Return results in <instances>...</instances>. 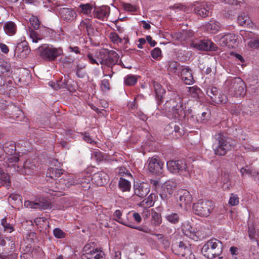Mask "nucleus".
<instances>
[{
  "label": "nucleus",
  "instance_id": "nucleus-59",
  "mask_svg": "<svg viewBox=\"0 0 259 259\" xmlns=\"http://www.w3.org/2000/svg\"><path fill=\"white\" fill-rule=\"evenodd\" d=\"M248 234L249 237L250 239H253L255 238L256 231L253 225L248 224Z\"/></svg>",
  "mask_w": 259,
  "mask_h": 259
},
{
  "label": "nucleus",
  "instance_id": "nucleus-6",
  "mask_svg": "<svg viewBox=\"0 0 259 259\" xmlns=\"http://www.w3.org/2000/svg\"><path fill=\"white\" fill-rule=\"evenodd\" d=\"M167 167L172 174H179L185 177L189 175V167L184 159L168 161L167 162Z\"/></svg>",
  "mask_w": 259,
  "mask_h": 259
},
{
  "label": "nucleus",
  "instance_id": "nucleus-36",
  "mask_svg": "<svg viewBox=\"0 0 259 259\" xmlns=\"http://www.w3.org/2000/svg\"><path fill=\"white\" fill-rule=\"evenodd\" d=\"M165 218L169 223L174 225L178 224L180 220L179 214L175 212L166 214Z\"/></svg>",
  "mask_w": 259,
  "mask_h": 259
},
{
  "label": "nucleus",
  "instance_id": "nucleus-52",
  "mask_svg": "<svg viewBox=\"0 0 259 259\" xmlns=\"http://www.w3.org/2000/svg\"><path fill=\"white\" fill-rule=\"evenodd\" d=\"M54 236L58 239H62L65 237L66 234L61 229L57 228L53 230Z\"/></svg>",
  "mask_w": 259,
  "mask_h": 259
},
{
  "label": "nucleus",
  "instance_id": "nucleus-18",
  "mask_svg": "<svg viewBox=\"0 0 259 259\" xmlns=\"http://www.w3.org/2000/svg\"><path fill=\"white\" fill-rule=\"evenodd\" d=\"M134 188L135 195L140 197H146L150 192V187L147 183H137L134 184Z\"/></svg>",
  "mask_w": 259,
  "mask_h": 259
},
{
  "label": "nucleus",
  "instance_id": "nucleus-49",
  "mask_svg": "<svg viewBox=\"0 0 259 259\" xmlns=\"http://www.w3.org/2000/svg\"><path fill=\"white\" fill-rule=\"evenodd\" d=\"M11 66H0V75L9 76L12 73Z\"/></svg>",
  "mask_w": 259,
  "mask_h": 259
},
{
  "label": "nucleus",
  "instance_id": "nucleus-53",
  "mask_svg": "<svg viewBox=\"0 0 259 259\" xmlns=\"http://www.w3.org/2000/svg\"><path fill=\"white\" fill-rule=\"evenodd\" d=\"M240 32L244 39L251 40L255 36V34L251 31L241 30Z\"/></svg>",
  "mask_w": 259,
  "mask_h": 259
},
{
  "label": "nucleus",
  "instance_id": "nucleus-2",
  "mask_svg": "<svg viewBox=\"0 0 259 259\" xmlns=\"http://www.w3.org/2000/svg\"><path fill=\"white\" fill-rule=\"evenodd\" d=\"M223 244L217 239L207 241L201 248L202 254L207 258L212 259L219 256L223 252Z\"/></svg>",
  "mask_w": 259,
  "mask_h": 259
},
{
  "label": "nucleus",
  "instance_id": "nucleus-55",
  "mask_svg": "<svg viewBox=\"0 0 259 259\" xmlns=\"http://www.w3.org/2000/svg\"><path fill=\"white\" fill-rule=\"evenodd\" d=\"M229 204L231 206H235L239 204V197L237 195L231 194L229 200Z\"/></svg>",
  "mask_w": 259,
  "mask_h": 259
},
{
  "label": "nucleus",
  "instance_id": "nucleus-34",
  "mask_svg": "<svg viewBox=\"0 0 259 259\" xmlns=\"http://www.w3.org/2000/svg\"><path fill=\"white\" fill-rule=\"evenodd\" d=\"M110 51L107 49H102L99 53L97 59L102 65H108L107 61L109 59Z\"/></svg>",
  "mask_w": 259,
  "mask_h": 259
},
{
  "label": "nucleus",
  "instance_id": "nucleus-58",
  "mask_svg": "<svg viewBox=\"0 0 259 259\" xmlns=\"http://www.w3.org/2000/svg\"><path fill=\"white\" fill-rule=\"evenodd\" d=\"M68 81H66L65 79H63L62 78L59 81L57 82V90L60 89H65Z\"/></svg>",
  "mask_w": 259,
  "mask_h": 259
},
{
  "label": "nucleus",
  "instance_id": "nucleus-37",
  "mask_svg": "<svg viewBox=\"0 0 259 259\" xmlns=\"http://www.w3.org/2000/svg\"><path fill=\"white\" fill-rule=\"evenodd\" d=\"M119 188L123 191H129L131 189L130 182L123 178H120L118 183Z\"/></svg>",
  "mask_w": 259,
  "mask_h": 259
},
{
  "label": "nucleus",
  "instance_id": "nucleus-45",
  "mask_svg": "<svg viewBox=\"0 0 259 259\" xmlns=\"http://www.w3.org/2000/svg\"><path fill=\"white\" fill-rule=\"evenodd\" d=\"M6 238L9 242L8 243L9 247L6 246V247H5V252L4 255L9 254L10 252H13L15 248V244L14 241L12 239V238L10 237Z\"/></svg>",
  "mask_w": 259,
  "mask_h": 259
},
{
  "label": "nucleus",
  "instance_id": "nucleus-54",
  "mask_svg": "<svg viewBox=\"0 0 259 259\" xmlns=\"http://www.w3.org/2000/svg\"><path fill=\"white\" fill-rule=\"evenodd\" d=\"M101 88L103 92H106L110 90V83L108 79H104L101 81Z\"/></svg>",
  "mask_w": 259,
  "mask_h": 259
},
{
  "label": "nucleus",
  "instance_id": "nucleus-50",
  "mask_svg": "<svg viewBox=\"0 0 259 259\" xmlns=\"http://www.w3.org/2000/svg\"><path fill=\"white\" fill-rule=\"evenodd\" d=\"M248 46L250 48L258 49L259 48V37L255 36L252 39L250 40L248 43Z\"/></svg>",
  "mask_w": 259,
  "mask_h": 259
},
{
  "label": "nucleus",
  "instance_id": "nucleus-62",
  "mask_svg": "<svg viewBox=\"0 0 259 259\" xmlns=\"http://www.w3.org/2000/svg\"><path fill=\"white\" fill-rule=\"evenodd\" d=\"M60 62L63 64H71L73 62V60L70 57L61 55L60 59Z\"/></svg>",
  "mask_w": 259,
  "mask_h": 259
},
{
  "label": "nucleus",
  "instance_id": "nucleus-61",
  "mask_svg": "<svg viewBox=\"0 0 259 259\" xmlns=\"http://www.w3.org/2000/svg\"><path fill=\"white\" fill-rule=\"evenodd\" d=\"M118 174L121 177L126 176V177H132L131 174L130 173L128 170H127L125 167H121L119 168Z\"/></svg>",
  "mask_w": 259,
  "mask_h": 259
},
{
  "label": "nucleus",
  "instance_id": "nucleus-19",
  "mask_svg": "<svg viewBox=\"0 0 259 259\" xmlns=\"http://www.w3.org/2000/svg\"><path fill=\"white\" fill-rule=\"evenodd\" d=\"M65 171L62 169L51 167L46 172L47 181L52 183L53 181H57L62 175H64Z\"/></svg>",
  "mask_w": 259,
  "mask_h": 259
},
{
  "label": "nucleus",
  "instance_id": "nucleus-16",
  "mask_svg": "<svg viewBox=\"0 0 259 259\" xmlns=\"http://www.w3.org/2000/svg\"><path fill=\"white\" fill-rule=\"evenodd\" d=\"M170 96V99L166 101L162 107H160V106H159V107L165 111V112H167V114L170 113V112L175 108V106H177V102H176L178 101L177 99H183L182 98L175 92H172Z\"/></svg>",
  "mask_w": 259,
  "mask_h": 259
},
{
  "label": "nucleus",
  "instance_id": "nucleus-14",
  "mask_svg": "<svg viewBox=\"0 0 259 259\" xmlns=\"http://www.w3.org/2000/svg\"><path fill=\"white\" fill-rule=\"evenodd\" d=\"M176 183L173 181L165 182L161 187V191L160 193L161 198L163 200H166L169 198L176 187Z\"/></svg>",
  "mask_w": 259,
  "mask_h": 259
},
{
  "label": "nucleus",
  "instance_id": "nucleus-13",
  "mask_svg": "<svg viewBox=\"0 0 259 259\" xmlns=\"http://www.w3.org/2000/svg\"><path fill=\"white\" fill-rule=\"evenodd\" d=\"M3 150L6 154L10 156L8 158L9 162H17L19 161V158L16 154V145L14 142H6L3 146Z\"/></svg>",
  "mask_w": 259,
  "mask_h": 259
},
{
  "label": "nucleus",
  "instance_id": "nucleus-32",
  "mask_svg": "<svg viewBox=\"0 0 259 259\" xmlns=\"http://www.w3.org/2000/svg\"><path fill=\"white\" fill-rule=\"evenodd\" d=\"M4 29L7 34L12 36L14 35L16 32V25L13 22H6L4 24Z\"/></svg>",
  "mask_w": 259,
  "mask_h": 259
},
{
  "label": "nucleus",
  "instance_id": "nucleus-56",
  "mask_svg": "<svg viewBox=\"0 0 259 259\" xmlns=\"http://www.w3.org/2000/svg\"><path fill=\"white\" fill-rule=\"evenodd\" d=\"M218 89L214 87H209L207 88L206 94L211 98L214 96H217L218 93Z\"/></svg>",
  "mask_w": 259,
  "mask_h": 259
},
{
  "label": "nucleus",
  "instance_id": "nucleus-8",
  "mask_svg": "<svg viewBox=\"0 0 259 259\" xmlns=\"http://www.w3.org/2000/svg\"><path fill=\"white\" fill-rule=\"evenodd\" d=\"M90 179L87 178H80L78 180H75L74 176L71 175L66 174L64 173L63 177L62 179L59 180V183L62 185V188H64V186L69 188L71 186L75 185L77 184H85V185L82 186V187L86 188H90Z\"/></svg>",
  "mask_w": 259,
  "mask_h": 259
},
{
  "label": "nucleus",
  "instance_id": "nucleus-42",
  "mask_svg": "<svg viewBox=\"0 0 259 259\" xmlns=\"http://www.w3.org/2000/svg\"><path fill=\"white\" fill-rule=\"evenodd\" d=\"M93 259H104L105 254L100 249L97 248L92 249Z\"/></svg>",
  "mask_w": 259,
  "mask_h": 259
},
{
  "label": "nucleus",
  "instance_id": "nucleus-30",
  "mask_svg": "<svg viewBox=\"0 0 259 259\" xmlns=\"http://www.w3.org/2000/svg\"><path fill=\"white\" fill-rule=\"evenodd\" d=\"M207 5H206V7L204 6H199L195 8L194 11L195 13L200 16L202 17H206L211 15V12L209 11Z\"/></svg>",
  "mask_w": 259,
  "mask_h": 259
},
{
  "label": "nucleus",
  "instance_id": "nucleus-12",
  "mask_svg": "<svg viewBox=\"0 0 259 259\" xmlns=\"http://www.w3.org/2000/svg\"><path fill=\"white\" fill-rule=\"evenodd\" d=\"M165 134L169 136L172 139H177L182 137L184 132L181 129L176 122H171L167 124L164 128Z\"/></svg>",
  "mask_w": 259,
  "mask_h": 259
},
{
  "label": "nucleus",
  "instance_id": "nucleus-57",
  "mask_svg": "<svg viewBox=\"0 0 259 259\" xmlns=\"http://www.w3.org/2000/svg\"><path fill=\"white\" fill-rule=\"evenodd\" d=\"M151 55L153 58L158 59L159 57H161V50L159 48H155L151 51Z\"/></svg>",
  "mask_w": 259,
  "mask_h": 259
},
{
  "label": "nucleus",
  "instance_id": "nucleus-26",
  "mask_svg": "<svg viewBox=\"0 0 259 259\" xmlns=\"http://www.w3.org/2000/svg\"><path fill=\"white\" fill-rule=\"evenodd\" d=\"M30 52L29 47L25 41L21 42L18 44L15 50V54H17L20 57L25 58Z\"/></svg>",
  "mask_w": 259,
  "mask_h": 259
},
{
  "label": "nucleus",
  "instance_id": "nucleus-35",
  "mask_svg": "<svg viewBox=\"0 0 259 259\" xmlns=\"http://www.w3.org/2000/svg\"><path fill=\"white\" fill-rule=\"evenodd\" d=\"M0 184L7 188L10 186L11 184L10 176L5 172L2 168H0Z\"/></svg>",
  "mask_w": 259,
  "mask_h": 259
},
{
  "label": "nucleus",
  "instance_id": "nucleus-33",
  "mask_svg": "<svg viewBox=\"0 0 259 259\" xmlns=\"http://www.w3.org/2000/svg\"><path fill=\"white\" fill-rule=\"evenodd\" d=\"M205 28L208 32L215 33L218 32L220 28V23L214 20H210L205 24Z\"/></svg>",
  "mask_w": 259,
  "mask_h": 259
},
{
  "label": "nucleus",
  "instance_id": "nucleus-4",
  "mask_svg": "<svg viewBox=\"0 0 259 259\" xmlns=\"http://www.w3.org/2000/svg\"><path fill=\"white\" fill-rule=\"evenodd\" d=\"M38 49L41 58L49 61H55L63 54V51L61 48H55L50 45H43L40 46Z\"/></svg>",
  "mask_w": 259,
  "mask_h": 259
},
{
  "label": "nucleus",
  "instance_id": "nucleus-31",
  "mask_svg": "<svg viewBox=\"0 0 259 259\" xmlns=\"http://www.w3.org/2000/svg\"><path fill=\"white\" fill-rule=\"evenodd\" d=\"M119 56L118 54L115 51H110L109 59L107 61L108 65H123L121 60L118 62V58Z\"/></svg>",
  "mask_w": 259,
  "mask_h": 259
},
{
  "label": "nucleus",
  "instance_id": "nucleus-64",
  "mask_svg": "<svg viewBox=\"0 0 259 259\" xmlns=\"http://www.w3.org/2000/svg\"><path fill=\"white\" fill-rule=\"evenodd\" d=\"M123 8L125 11L128 12H135L137 11V8L135 6H133L130 4L124 3L123 4Z\"/></svg>",
  "mask_w": 259,
  "mask_h": 259
},
{
  "label": "nucleus",
  "instance_id": "nucleus-60",
  "mask_svg": "<svg viewBox=\"0 0 259 259\" xmlns=\"http://www.w3.org/2000/svg\"><path fill=\"white\" fill-rule=\"evenodd\" d=\"M198 116L196 117L197 120L198 122H202L204 120H207L209 117V113L207 112H203L200 115H198Z\"/></svg>",
  "mask_w": 259,
  "mask_h": 259
},
{
  "label": "nucleus",
  "instance_id": "nucleus-41",
  "mask_svg": "<svg viewBox=\"0 0 259 259\" xmlns=\"http://www.w3.org/2000/svg\"><path fill=\"white\" fill-rule=\"evenodd\" d=\"M152 235L155 236L159 240L160 243L162 244L164 248H168L170 245V243L166 237L161 234H153Z\"/></svg>",
  "mask_w": 259,
  "mask_h": 259
},
{
  "label": "nucleus",
  "instance_id": "nucleus-28",
  "mask_svg": "<svg viewBox=\"0 0 259 259\" xmlns=\"http://www.w3.org/2000/svg\"><path fill=\"white\" fill-rule=\"evenodd\" d=\"M181 75L182 80L186 84H191L193 82V78L192 73V70L189 68L186 67L181 70Z\"/></svg>",
  "mask_w": 259,
  "mask_h": 259
},
{
  "label": "nucleus",
  "instance_id": "nucleus-44",
  "mask_svg": "<svg viewBox=\"0 0 259 259\" xmlns=\"http://www.w3.org/2000/svg\"><path fill=\"white\" fill-rule=\"evenodd\" d=\"M137 82L136 76L133 75H127L124 78V82L126 85L128 86L134 85Z\"/></svg>",
  "mask_w": 259,
  "mask_h": 259
},
{
  "label": "nucleus",
  "instance_id": "nucleus-25",
  "mask_svg": "<svg viewBox=\"0 0 259 259\" xmlns=\"http://www.w3.org/2000/svg\"><path fill=\"white\" fill-rule=\"evenodd\" d=\"M180 195L179 200V205L181 207H187L189 205L192 200V197L189 192L187 191H182L179 193Z\"/></svg>",
  "mask_w": 259,
  "mask_h": 259
},
{
  "label": "nucleus",
  "instance_id": "nucleus-11",
  "mask_svg": "<svg viewBox=\"0 0 259 259\" xmlns=\"http://www.w3.org/2000/svg\"><path fill=\"white\" fill-rule=\"evenodd\" d=\"M148 170L153 175H160L163 171V163L157 156H154L148 160Z\"/></svg>",
  "mask_w": 259,
  "mask_h": 259
},
{
  "label": "nucleus",
  "instance_id": "nucleus-10",
  "mask_svg": "<svg viewBox=\"0 0 259 259\" xmlns=\"http://www.w3.org/2000/svg\"><path fill=\"white\" fill-rule=\"evenodd\" d=\"M38 167L35 162L30 160H26L22 167L19 166H15V169L16 171L23 175L31 176L36 173Z\"/></svg>",
  "mask_w": 259,
  "mask_h": 259
},
{
  "label": "nucleus",
  "instance_id": "nucleus-3",
  "mask_svg": "<svg viewBox=\"0 0 259 259\" xmlns=\"http://www.w3.org/2000/svg\"><path fill=\"white\" fill-rule=\"evenodd\" d=\"M212 148L217 155L224 156L231 149L230 139L222 133L216 134Z\"/></svg>",
  "mask_w": 259,
  "mask_h": 259
},
{
  "label": "nucleus",
  "instance_id": "nucleus-15",
  "mask_svg": "<svg viewBox=\"0 0 259 259\" xmlns=\"http://www.w3.org/2000/svg\"><path fill=\"white\" fill-rule=\"evenodd\" d=\"M237 36L233 33H228L219 39V44L223 47L234 48L237 46Z\"/></svg>",
  "mask_w": 259,
  "mask_h": 259
},
{
  "label": "nucleus",
  "instance_id": "nucleus-46",
  "mask_svg": "<svg viewBox=\"0 0 259 259\" xmlns=\"http://www.w3.org/2000/svg\"><path fill=\"white\" fill-rule=\"evenodd\" d=\"M28 33L30 37L32 39V41L34 42H37L38 40H40L42 37L36 31L29 29L28 30Z\"/></svg>",
  "mask_w": 259,
  "mask_h": 259
},
{
  "label": "nucleus",
  "instance_id": "nucleus-63",
  "mask_svg": "<svg viewBox=\"0 0 259 259\" xmlns=\"http://www.w3.org/2000/svg\"><path fill=\"white\" fill-rule=\"evenodd\" d=\"M110 37L114 43L121 42L122 40L118 35L115 32H112L110 34Z\"/></svg>",
  "mask_w": 259,
  "mask_h": 259
},
{
  "label": "nucleus",
  "instance_id": "nucleus-48",
  "mask_svg": "<svg viewBox=\"0 0 259 259\" xmlns=\"http://www.w3.org/2000/svg\"><path fill=\"white\" fill-rule=\"evenodd\" d=\"M240 172L242 175H244L245 174H249L251 176H254L255 179L256 180H259V172H257L256 175H255V172L251 170H250L249 169H247L246 168L242 167L240 169Z\"/></svg>",
  "mask_w": 259,
  "mask_h": 259
},
{
  "label": "nucleus",
  "instance_id": "nucleus-23",
  "mask_svg": "<svg viewBox=\"0 0 259 259\" xmlns=\"http://www.w3.org/2000/svg\"><path fill=\"white\" fill-rule=\"evenodd\" d=\"M92 180L97 186H102L107 183L108 176L104 172H98L93 175Z\"/></svg>",
  "mask_w": 259,
  "mask_h": 259
},
{
  "label": "nucleus",
  "instance_id": "nucleus-22",
  "mask_svg": "<svg viewBox=\"0 0 259 259\" xmlns=\"http://www.w3.org/2000/svg\"><path fill=\"white\" fill-rule=\"evenodd\" d=\"M115 221L131 228L135 229L139 231H142L145 233H149L150 229L146 226H138L136 227L134 225V223L130 221L127 217L126 218H122L120 217V219H117Z\"/></svg>",
  "mask_w": 259,
  "mask_h": 259
},
{
  "label": "nucleus",
  "instance_id": "nucleus-47",
  "mask_svg": "<svg viewBox=\"0 0 259 259\" xmlns=\"http://www.w3.org/2000/svg\"><path fill=\"white\" fill-rule=\"evenodd\" d=\"M79 8L81 9V12L84 14H90L93 9V6L89 4H81L79 6Z\"/></svg>",
  "mask_w": 259,
  "mask_h": 259
},
{
  "label": "nucleus",
  "instance_id": "nucleus-24",
  "mask_svg": "<svg viewBox=\"0 0 259 259\" xmlns=\"http://www.w3.org/2000/svg\"><path fill=\"white\" fill-rule=\"evenodd\" d=\"M237 23L242 27H251L252 25V21L250 19L247 13L240 12L237 18Z\"/></svg>",
  "mask_w": 259,
  "mask_h": 259
},
{
  "label": "nucleus",
  "instance_id": "nucleus-39",
  "mask_svg": "<svg viewBox=\"0 0 259 259\" xmlns=\"http://www.w3.org/2000/svg\"><path fill=\"white\" fill-rule=\"evenodd\" d=\"M211 101L216 104L225 103L227 101V97L224 94H221L219 92L217 96H214L211 98Z\"/></svg>",
  "mask_w": 259,
  "mask_h": 259
},
{
  "label": "nucleus",
  "instance_id": "nucleus-1",
  "mask_svg": "<svg viewBox=\"0 0 259 259\" xmlns=\"http://www.w3.org/2000/svg\"><path fill=\"white\" fill-rule=\"evenodd\" d=\"M223 88L225 92L233 96H243L246 92L245 83L240 77L228 78L223 84Z\"/></svg>",
  "mask_w": 259,
  "mask_h": 259
},
{
  "label": "nucleus",
  "instance_id": "nucleus-40",
  "mask_svg": "<svg viewBox=\"0 0 259 259\" xmlns=\"http://www.w3.org/2000/svg\"><path fill=\"white\" fill-rule=\"evenodd\" d=\"M152 223L155 226H159L162 222L161 214L155 211H152L151 213Z\"/></svg>",
  "mask_w": 259,
  "mask_h": 259
},
{
  "label": "nucleus",
  "instance_id": "nucleus-27",
  "mask_svg": "<svg viewBox=\"0 0 259 259\" xmlns=\"http://www.w3.org/2000/svg\"><path fill=\"white\" fill-rule=\"evenodd\" d=\"M153 84L155 92L156 97L157 100L158 106H160L163 102L162 99L163 98V95L165 93V91L158 82L153 81Z\"/></svg>",
  "mask_w": 259,
  "mask_h": 259
},
{
  "label": "nucleus",
  "instance_id": "nucleus-9",
  "mask_svg": "<svg viewBox=\"0 0 259 259\" xmlns=\"http://www.w3.org/2000/svg\"><path fill=\"white\" fill-rule=\"evenodd\" d=\"M190 47L196 50L211 51L217 50V45L208 39H196L192 40L190 44Z\"/></svg>",
  "mask_w": 259,
  "mask_h": 259
},
{
  "label": "nucleus",
  "instance_id": "nucleus-20",
  "mask_svg": "<svg viewBox=\"0 0 259 259\" xmlns=\"http://www.w3.org/2000/svg\"><path fill=\"white\" fill-rule=\"evenodd\" d=\"M177 106L175 107L169 113L172 114L174 117L176 119L185 118L186 112L184 110V106L183 103V99H177Z\"/></svg>",
  "mask_w": 259,
  "mask_h": 259
},
{
  "label": "nucleus",
  "instance_id": "nucleus-29",
  "mask_svg": "<svg viewBox=\"0 0 259 259\" xmlns=\"http://www.w3.org/2000/svg\"><path fill=\"white\" fill-rule=\"evenodd\" d=\"M109 14V8L107 7H102L96 8L94 11V17L100 20H103L107 17Z\"/></svg>",
  "mask_w": 259,
  "mask_h": 259
},
{
  "label": "nucleus",
  "instance_id": "nucleus-38",
  "mask_svg": "<svg viewBox=\"0 0 259 259\" xmlns=\"http://www.w3.org/2000/svg\"><path fill=\"white\" fill-rule=\"evenodd\" d=\"M36 209H46L51 208V203L47 200L42 199L39 200L38 202H36Z\"/></svg>",
  "mask_w": 259,
  "mask_h": 259
},
{
  "label": "nucleus",
  "instance_id": "nucleus-7",
  "mask_svg": "<svg viewBox=\"0 0 259 259\" xmlns=\"http://www.w3.org/2000/svg\"><path fill=\"white\" fill-rule=\"evenodd\" d=\"M172 249L176 254L180 256V259H195L191 246L183 241H180L179 244L174 246Z\"/></svg>",
  "mask_w": 259,
  "mask_h": 259
},
{
  "label": "nucleus",
  "instance_id": "nucleus-43",
  "mask_svg": "<svg viewBox=\"0 0 259 259\" xmlns=\"http://www.w3.org/2000/svg\"><path fill=\"white\" fill-rule=\"evenodd\" d=\"M79 28L80 30H82V29H85L88 35H90V34L94 32V28L92 26V25L89 23H86L83 21L81 22L79 25Z\"/></svg>",
  "mask_w": 259,
  "mask_h": 259
},
{
  "label": "nucleus",
  "instance_id": "nucleus-51",
  "mask_svg": "<svg viewBox=\"0 0 259 259\" xmlns=\"http://www.w3.org/2000/svg\"><path fill=\"white\" fill-rule=\"evenodd\" d=\"M30 23L34 29H37L40 25V22L37 17L32 16L30 18Z\"/></svg>",
  "mask_w": 259,
  "mask_h": 259
},
{
  "label": "nucleus",
  "instance_id": "nucleus-17",
  "mask_svg": "<svg viewBox=\"0 0 259 259\" xmlns=\"http://www.w3.org/2000/svg\"><path fill=\"white\" fill-rule=\"evenodd\" d=\"M182 229L184 235L194 241H198L200 239L199 232L195 231L194 229L192 228L189 223L183 224L182 226Z\"/></svg>",
  "mask_w": 259,
  "mask_h": 259
},
{
  "label": "nucleus",
  "instance_id": "nucleus-5",
  "mask_svg": "<svg viewBox=\"0 0 259 259\" xmlns=\"http://www.w3.org/2000/svg\"><path fill=\"white\" fill-rule=\"evenodd\" d=\"M213 208L214 205L212 201L200 200L193 204L192 211L197 215L207 217L211 213Z\"/></svg>",
  "mask_w": 259,
  "mask_h": 259
},
{
  "label": "nucleus",
  "instance_id": "nucleus-21",
  "mask_svg": "<svg viewBox=\"0 0 259 259\" xmlns=\"http://www.w3.org/2000/svg\"><path fill=\"white\" fill-rule=\"evenodd\" d=\"M60 17L66 22H71L76 17V13L72 9L68 8H61L59 10Z\"/></svg>",
  "mask_w": 259,
  "mask_h": 259
}]
</instances>
